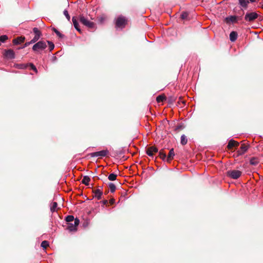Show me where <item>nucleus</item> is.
<instances>
[{
  "label": "nucleus",
  "mask_w": 263,
  "mask_h": 263,
  "mask_svg": "<svg viewBox=\"0 0 263 263\" xmlns=\"http://www.w3.org/2000/svg\"><path fill=\"white\" fill-rule=\"evenodd\" d=\"M262 8H263V5H262Z\"/></svg>",
  "instance_id": "nucleus-43"
},
{
  "label": "nucleus",
  "mask_w": 263,
  "mask_h": 263,
  "mask_svg": "<svg viewBox=\"0 0 263 263\" xmlns=\"http://www.w3.org/2000/svg\"><path fill=\"white\" fill-rule=\"evenodd\" d=\"M158 152V149L155 146H151L146 150V154L150 157H153L154 153Z\"/></svg>",
  "instance_id": "nucleus-8"
},
{
  "label": "nucleus",
  "mask_w": 263,
  "mask_h": 263,
  "mask_svg": "<svg viewBox=\"0 0 263 263\" xmlns=\"http://www.w3.org/2000/svg\"><path fill=\"white\" fill-rule=\"evenodd\" d=\"M165 99V97L161 96H159L157 97V101L158 102H162Z\"/></svg>",
  "instance_id": "nucleus-36"
},
{
  "label": "nucleus",
  "mask_w": 263,
  "mask_h": 263,
  "mask_svg": "<svg viewBox=\"0 0 263 263\" xmlns=\"http://www.w3.org/2000/svg\"><path fill=\"white\" fill-rule=\"evenodd\" d=\"M80 21L84 25L90 29H95V24L91 21H89L86 18H85L84 16L81 15L80 16Z\"/></svg>",
  "instance_id": "nucleus-2"
},
{
  "label": "nucleus",
  "mask_w": 263,
  "mask_h": 263,
  "mask_svg": "<svg viewBox=\"0 0 263 263\" xmlns=\"http://www.w3.org/2000/svg\"><path fill=\"white\" fill-rule=\"evenodd\" d=\"M108 186H109L110 191L111 193H114L115 191L116 187L114 183H111V182L109 183L108 184Z\"/></svg>",
  "instance_id": "nucleus-22"
},
{
  "label": "nucleus",
  "mask_w": 263,
  "mask_h": 263,
  "mask_svg": "<svg viewBox=\"0 0 263 263\" xmlns=\"http://www.w3.org/2000/svg\"><path fill=\"white\" fill-rule=\"evenodd\" d=\"M109 154V151L107 149H104L101 151L92 153L90 155L92 157H104L106 156Z\"/></svg>",
  "instance_id": "nucleus-6"
},
{
  "label": "nucleus",
  "mask_w": 263,
  "mask_h": 263,
  "mask_svg": "<svg viewBox=\"0 0 263 263\" xmlns=\"http://www.w3.org/2000/svg\"><path fill=\"white\" fill-rule=\"evenodd\" d=\"M36 40H34L33 39H32L30 41V44H33V43H35L36 42Z\"/></svg>",
  "instance_id": "nucleus-39"
},
{
  "label": "nucleus",
  "mask_w": 263,
  "mask_h": 263,
  "mask_svg": "<svg viewBox=\"0 0 263 263\" xmlns=\"http://www.w3.org/2000/svg\"><path fill=\"white\" fill-rule=\"evenodd\" d=\"M8 39V36L6 35H1L0 36V42H5Z\"/></svg>",
  "instance_id": "nucleus-30"
},
{
  "label": "nucleus",
  "mask_w": 263,
  "mask_h": 263,
  "mask_svg": "<svg viewBox=\"0 0 263 263\" xmlns=\"http://www.w3.org/2000/svg\"><path fill=\"white\" fill-rule=\"evenodd\" d=\"M63 14L65 16V17H66V18L68 20V21H70V16L68 13V12L67 10H65L63 12Z\"/></svg>",
  "instance_id": "nucleus-29"
},
{
  "label": "nucleus",
  "mask_w": 263,
  "mask_h": 263,
  "mask_svg": "<svg viewBox=\"0 0 263 263\" xmlns=\"http://www.w3.org/2000/svg\"><path fill=\"white\" fill-rule=\"evenodd\" d=\"M28 67V64H17L16 66V68L21 69H26Z\"/></svg>",
  "instance_id": "nucleus-26"
},
{
  "label": "nucleus",
  "mask_w": 263,
  "mask_h": 263,
  "mask_svg": "<svg viewBox=\"0 0 263 263\" xmlns=\"http://www.w3.org/2000/svg\"><path fill=\"white\" fill-rule=\"evenodd\" d=\"M240 148H241V151H242L241 153H242V154H243V153H245V152L247 151V149H248V147H247V146H246V145H244V144L241 145V147H240Z\"/></svg>",
  "instance_id": "nucleus-34"
},
{
  "label": "nucleus",
  "mask_w": 263,
  "mask_h": 263,
  "mask_svg": "<svg viewBox=\"0 0 263 263\" xmlns=\"http://www.w3.org/2000/svg\"><path fill=\"white\" fill-rule=\"evenodd\" d=\"M175 156V153L174 151V149L172 148L168 154V156L166 158V161L167 162H170L173 159Z\"/></svg>",
  "instance_id": "nucleus-10"
},
{
  "label": "nucleus",
  "mask_w": 263,
  "mask_h": 263,
  "mask_svg": "<svg viewBox=\"0 0 263 263\" xmlns=\"http://www.w3.org/2000/svg\"><path fill=\"white\" fill-rule=\"evenodd\" d=\"M28 66H30L31 69L34 71L36 73L37 72V70L35 66L32 63H29L28 64Z\"/></svg>",
  "instance_id": "nucleus-31"
},
{
  "label": "nucleus",
  "mask_w": 263,
  "mask_h": 263,
  "mask_svg": "<svg viewBox=\"0 0 263 263\" xmlns=\"http://www.w3.org/2000/svg\"><path fill=\"white\" fill-rule=\"evenodd\" d=\"M239 4L243 8H246L249 3V0H238Z\"/></svg>",
  "instance_id": "nucleus-16"
},
{
  "label": "nucleus",
  "mask_w": 263,
  "mask_h": 263,
  "mask_svg": "<svg viewBox=\"0 0 263 263\" xmlns=\"http://www.w3.org/2000/svg\"><path fill=\"white\" fill-rule=\"evenodd\" d=\"M58 206V204L56 202H53L52 203L51 205L50 206V211L51 212H54L57 210Z\"/></svg>",
  "instance_id": "nucleus-20"
},
{
  "label": "nucleus",
  "mask_w": 263,
  "mask_h": 263,
  "mask_svg": "<svg viewBox=\"0 0 263 263\" xmlns=\"http://www.w3.org/2000/svg\"><path fill=\"white\" fill-rule=\"evenodd\" d=\"M238 145H239V143L235 141L234 140H231L229 142V143L228 145V148L229 149H231L233 147H236V146H238Z\"/></svg>",
  "instance_id": "nucleus-11"
},
{
  "label": "nucleus",
  "mask_w": 263,
  "mask_h": 263,
  "mask_svg": "<svg viewBox=\"0 0 263 263\" xmlns=\"http://www.w3.org/2000/svg\"><path fill=\"white\" fill-rule=\"evenodd\" d=\"M5 56L7 58L13 59L15 57L14 52L11 49L6 50L5 53Z\"/></svg>",
  "instance_id": "nucleus-9"
},
{
  "label": "nucleus",
  "mask_w": 263,
  "mask_h": 263,
  "mask_svg": "<svg viewBox=\"0 0 263 263\" xmlns=\"http://www.w3.org/2000/svg\"><path fill=\"white\" fill-rule=\"evenodd\" d=\"M90 181V178L87 176H85L82 179V182L86 185H88Z\"/></svg>",
  "instance_id": "nucleus-17"
},
{
  "label": "nucleus",
  "mask_w": 263,
  "mask_h": 263,
  "mask_svg": "<svg viewBox=\"0 0 263 263\" xmlns=\"http://www.w3.org/2000/svg\"><path fill=\"white\" fill-rule=\"evenodd\" d=\"M159 156H160V157L163 160L165 159H166V158H167L166 154H164L163 152H159Z\"/></svg>",
  "instance_id": "nucleus-32"
},
{
  "label": "nucleus",
  "mask_w": 263,
  "mask_h": 263,
  "mask_svg": "<svg viewBox=\"0 0 263 263\" xmlns=\"http://www.w3.org/2000/svg\"><path fill=\"white\" fill-rule=\"evenodd\" d=\"M242 174V172L238 170H230L227 172V175L233 179H237L239 178Z\"/></svg>",
  "instance_id": "nucleus-3"
},
{
  "label": "nucleus",
  "mask_w": 263,
  "mask_h": 263,
  "mask_svg": "<svg viewBox=\"0 0 263 263\" xmlns=\"http://www.w3.org/2000/svg\"><path fill=\"white\" fill-rule=\"evenodd\" d=\"M47 47L46 43L45 41H41L35 43L32 47V50L35 52H39L43 50Z\"/></svg>",
  "instance_id": "nucleus-1"
},
{
  "label": "nucleus",
  "mask_w": 263,
  "mask_h": 263,
  "mask_svg": "<svg viewBox=\"0 0 263 263\" xmlns=\"http://www.w3.org/2000/svg\"><path fill=\"white\" fill-rule=\"evenodd\" d=\"M187 142V139L186 137L184 135H182L181 136V141L180 143L182 145H185Z\"/></svg>",
  "instance_id": "nucleus-19"
},
{
  "label": "nucleus",
  "mask_w": 263,
  "mask_h": 263,
  "mask_svg": "<svg viewBox=\"0 0 263 263\" xmlns=\"http://www.w3.org/2000/svg\"><path fill=\"white\" fill-rule=\"evenodd\" d=\"M33 31L35 33V35H37V34H38L39 35H41V32L37 28H34L33 29Z\"/></svg>",
  "instance_id": "nucleus-33"
},
{
  "label": "nucleus",
  "mask_w": 263,
  "mask_h": 263,
  "mask_svg": "<svg viewBox=\"0 0 263 263\" xmlns=\"http://www.w3.org/2000/svg\"><path fill=\"white\" fill-rule=\"evenodd\" d=\"M237 37V33L235 31H232L230 34V39L231 42H234Z\"/></svg>",
  "instance_id": "nucleus-15"
},
{
  "label": "nucleus",
  "mask_w": 263,
  "mask_h": 263,
  "mask_svg": "<svg viewBox=\"0 0 263 263\" xmlns=\"http://www.w3.org/2000/svg\"><path fill=\"white\" fill-rule=\"evenodd\" d=\"M40 37L41 35L37 34V35H35L33 39H34V40H36V41H37Z\"/></svg>",
  "instance_id": "nucleus-37"
},
{
  "label": "nucleus",
  "mask_w": 263,
  "mask_h": 263,
  "mask_svg": "<svg viewBox=\"0 0 263 263\" xmlns=\"http://www.w3.org/2000/svg\"><path fill=\"white\" fill-rule=\"evenodd\" d=\"M251 3H254L255 2V0H249Z\"/></svg>",
  "instance_id": "nucleus-42"
},
{
  "label": "nucleus",
  "mask_w": 263,
  "mask_h": 263,
  "mask_svg": "<svg viewBox=\"0 0 263 263\" xmlns=\"http://www.w3.org/2000/svg\"><path fill=\"white\" fill-rule=\"evenodd\" d=\"M72 23H73L74 27L76 28V29L79 32H81V30L79 27V23H78L76 17H73L72 18Z\"/></svg>",
  "instance_id": "nucleus-12"
},
{
  "label": "nucleus",
  "mask_w": 263,
  "mask_h": 263,
  "mask_svg": "<svg viewBox=\"0 0 263 263\" xmlns=\"http://www.w3.org/2000/svg\"><path fill=\"white\" fill-rule=\"evenodd\" d=\"M36 40H34L33 39H32L30 41V44H33V43H35L36 42Z\"/></svg>",
  "instance_id": "nucleus-38"
},
{
  "label": "nucleus",
  "mask_w": 263,
  "mask_h": 263,
  "mask_svg": "<svg viewBox=\"0 0 263 263\" xmlns=\"http://www.w3.org/2000/svg\"><path fill=\"white\" fill-rule=\"evenodd\" d=\"M47 43L49 45V51H51L54 48V45L52 42H51L50 41H47Z\"/></svg>",
  "instance_id": "nucleus-28"
},
{
  "label": "nucleus",
  "mask_w": 263,
  "mask_h": 263,
  "mask_svg": "<svg viewBox=\"0 0 263 263\" xmlns=\"http://www.w3.org/2000/svg\"><path fill=\"white\" fill-rule=\"evenodd\" d=\"M65 220L67 222L70 223V222L74 221L75 219L74 218V217L73 216L68 215L66 217Z\"/></svg>",
  "instance_id": "nucleus-24"
},
{
  "label": "nucleus",
  "mask_w": 263,
  "mask_h": 263,
  "mask_svg": "<svg viewBox=\"0 0 263 263\" xmlns=\"http://www.w3.org/2000/svg\"><path fill=\"white\" fill-rule=\"evenodd\" d=\"M53 30L54 31V32L56 33V34L60 37H63V35L57 29H56L55 28H54L53 29Z\"/></svg>",
  "instance_id": "nucleus-35"
},
{
  "label": "nucleus",
  "mask_w": 263,
  "mask_h": 263,
  "mask_svg": "<svg viewBox=\"0 0 263 263\" xmlns=\"http://www.w3.org/2000/svg\"><path fill=\"white\" fill-rule=\"evenodd\" d=\"M49 246V242L47 240H44L41 243V247L44 249H46V248Z\"/></svg>",
  "instance_id": "nucleus-27"
},
{
  "label": "nucleus",
  "mask_w": 263,
  "mask_h": 263,
  "mask_svg": "<svg viewBox=\"0 0 263 263\" xmlns=\"http://www.w3.org/2000/svg\"><path fill=\"white\" fill-rule=\"evenodd\" d=\"M117 175L114 173H111L109 175L108 178L110 181H114L116 179Z\"/></svg>",
  "instance_id": "nucleus-23"
},
{
  "label": "nucleus",
  "mask_w": 263,
  "mask_h": 263,
  "mask_svg": "<svg viewBox=\"0 0 263 263\" xmlns=\"http://www.w3.org/2000/svg\"><path fill=\"white\" fill-rule=\"evenodd\" d=\"M80 222V221L78 219L76 218L75 219L74 221V223H68L67 224V229L69 231H76L77 230V228L78 226L79 225Z\"/></svg>",
  "instance_id": "nucleus-7"
},
{
  "label": "nucleus",
  "mask_w": 263,
  "mask_h": 263,
  "mask_svg": "<svg viewBox=\"0 0 263 263\" xmlns=\"http://www.w3.org/2000/svg\"><path fill=\"white\" fill-rule=\"evenodd\" d=\"M258 16V14L255 12H247L245 16V20L247 22H253Z\"/></svg>",
  "instance_id": "nucleus-5"
},
{
  "label": "nucleus",
  "mask_w": 263,
  "mask_h": 263,
  "mask_svg": "<svg viewBox=\"0 0 263 263\" xmlns=\"http://www.w3.org/2000/svg\"><path fill=\"white\" fill-rule=\"evenodd\" d=\"M30 44V42H26V43L25 44V45H24V47H27V46H29Z\"/></svg>",
  "instance_id": "nucleus-41"
},
{
  "label": "nucleus",
  "mask_w": 263,
  "mask_h": 263,
  "mask_svg": "<svg viewBox=\"0 0 263 263\" xmlns=\"http://www.w3.org/2000/svg\"><path fill=\"white\" fill-rule=\"evenodd\" d=\"M36 40H34L33 39H32L30 41V44H33V43H35L36 42Z\"/></svg>",
  "instance_id": "nucleus-40"
},
{
  "label": "nucleus",
  "mask_w": 263,
  "mask_h": 263,
  "mask_svg": "<svg viewBox=\"0 0 263 263\" xmlns=\"http://www.w3.org/2000/svg\"><path fill=\"white\" fill-rule=\"evenodd\" d=\"M25 37L20 36L13 40V43L14 44L18 45L23 43L25 41Z\"/></svg>",
  "instance_id": "nucleus-13"
},
{
  "label": "nucleus",
  "mask_w": 263,
  "mask_h": 263,
  "mask_svg": "<svg viewBox=\"0 0 263 263\" xmlns=\"http://www.w3.org/2000/svg\"><path fill=\"white\" fill-rule=\"evenodd\" d=\"M250 163L252 165H256L258 164V162L256 158H252L250 159Z\"/></svg>",
  "instance_id": "nucleus-25"
},
{
  "label": "nucleus",
  "mask_w": 263,
  "mask_h": 263,
  "mask_svg": "<svg viewBox=\"0 0 263 263\" xmlns=\"http://www.w3.org/2000/svg\"><path fill=\"white\" fill-rule=\"evenodd\" d=\"M236 17L235 16H230L229 17H227L226 18V21L227 22V23H229V22H232V23H234V22H236Z\"/></svg>",
  "instance_id": "nucleus-18"
},
{
  "label": "nucleus",
  "mask_w": 263,
  "mask_h": 263,
  "mask_svg": "<svg viewBox=\"0 0 263 263\" xmlns=\"http://www.w3.org/2000/svg\"><path fill=\"white\" fill-rule=\"evenodd\" d=\"M127 23L126 18L123 16H120L116 20V26L118 28H124Z\"/></svg>",
  "instance_id": "nucleus-4"
},
{
  "label": "nucleus",
  "mask_w": 263,
  "mask_h": 263,
  "mask_svg": "<svg viewBox=\"0 0 263 263\" xmlns=\"http://www.w3.org/2000/svg\"><path fill=\"white\" fill-rule=\"evenodd\" d=\"M95 194V197L99 200L101 198L102 195V192L100 189L96 190L93 192Z\"/></svg>",
  "instance_id": "nucleus-14"
},
{
  "label": "nucleus",
  "mask_w": 263,
  "mask_h": 263,
  "mask_svg": "<svg viewBox=\"0 0 263 263\" xmlns=\"http://www.w3.org/2000/svg\"><path fill=\"white\" fill-rule=\"evenodd\" d=\"M189 17V13L187 12H183L181 15V18L183 20H187Z\"/></svg>",
  "instance_id": "nucleus-21"
}]
</instances>
